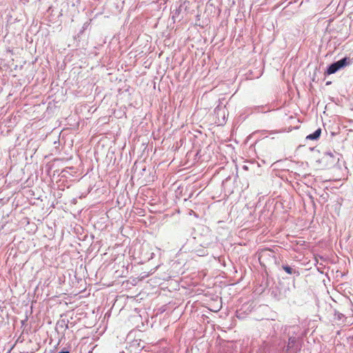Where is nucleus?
Segmentation results:
<instances>
[{
  "instance_id": "3",
  "label": "nucleus",
  "mask_w": 353,
  "mask_h": 353,
  "mask_svg": "<svg viewBox=\"0 0 353 353\" xmlns=\"http://www.w3.org/2000/svg\"><path fill=\"white\" fill-rule=\"evenodd\" d=\"M321 161L325 163V165L332 164L334 161V156L330 153H325L322 157Z\"/></svg>"
},
{
  "instance_id": "1",
  "label": "nucleus",
  "mask_w": 353,
  "mask_h": 353,
  "mask_svg": "<svg viewBox=\"0 0 353 353\" xmlns=\"http://www.w3.org/2000/svg\"><path fill=\"white\" fill-rule=\"evenodd\" d=\"M274 258V252L270 249L262 250L259 255V261L263 266L272 261Z\"/></svg>"
},
{
  "instance_id": "2",
  "label": "nucleus",
  "mask_w": 353,
  "mask_h": 353,
  "mask_svg": "<svg viewBox=\"0 0 353 353\" xmlns=\"http://www.w3.org/2000/svg\"><path fill=\"white\" fill-rule=\"evenodd\" d=\"M350 64V61L348 58L345 57L332 64H331L329 68L327 69L325 74L327 75L335 73L339 69L343 67H345Z\"/></svg>"
},
{
  "instance_id": "4",
  "label": "nucleus",
  "mask_w": 353,
  "mask_h": 353,
  "mask_svg": "<svg viewBox=\"0 0 353 353\" xmlns=\"http://www.w3.org/2000/svg\"><path fill=\"white\" fill-rule=\"evenodd\" d=\"M321 134V129L318 128L314 133L310 134L306 137L307 139L310 140H316L318 139Z\"/></svg>"
},
{
  "instance_id": "5",
  "label": "nucleus",
  "mask_w": 353,
  "mask_h": 353,
  "mask_svg": "<svg viewBox=\"0 0 353 353\" xmlns=\"http://www.w3.org/2000/svg\"><path fill=\"white\" fill-rule=\"evenodd\" d=\"M283 269L289 274H292L293 273L292 269L288 265H283Z\"/></svg>"
},
{
  "instance_id": "6",
  "label": "nucleus",
  "mask_w": 353,
  "mask_h": 353,
  "mask_svg": "<svg viewBox=\"0 0 353 353\" xmlns=\"http://www.w3.org/2000/svg\"><path fill=\"white\" fill-rule=\"evenodd\" d=\"M59 353H69V351H68V350H63V351H61V352H60Z\"/></svg>"
}]
</instances>
